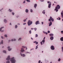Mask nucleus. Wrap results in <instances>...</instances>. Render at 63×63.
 <instances>
[{
	"label": "nucleus",
	"mask_w": 63,
	"mask_h": 63,
	"mask_svg": "<svg viewBox=\"0 0 63 63\" xmlns=\"http://www.w3.org/2000/svg\"><path fill=\"white\" fill-rule=\"evenodd\" d=\"M10 61H11L12 63H15L16 62V60L14 59V57H13L10 59Z\"/></svg>",
	"instance_id": "1"
},
{
	"label": "nucleus",
	"mask_w": 63,
	"mask_h": 63,
	"mask_svg": "<svg viewBox=\"0 0 63 63\" xmlns=\"http://www.w3.org/2000/svg\"><path fill=\"white\" fill-rule=\"evenodd\" d=\"M28 26H30V25H31L32 24V21H30V20H29L28 22Z\"/></svg>",
	"instance_id": "2"
},
{
	"label": "nucleus",
	"mask_w": 63,
	"mask_h": 63,
	"mask_svg": "<svg viewBox=\"0 0 63 63\" xmlns=\"http://www.w3.org/2000/svg\"><path fill=\"white\" fill-rule=\"evenodd\" d=\"M51 20L52 22L54 21V19L52 18L51 16H50V19H48V21H50Z\"/></svg>",
	"instance_id": "3"
},
{
	"label": "nucleus",
	"mask_w": 63,
	"mask_h": 63,
	"mask_svg": "<svg viewBox=\"0 0 63 63\" xmlns=\"http://www.w3.org/2000/svg\"><path fill=\"white\" fill-rule=\"evenodd\" d=\"M60 8V7L59 5H57V7H56V9H59Z\"/></svg>",
	"instance_id": "4"
},
{
	"label": "nucleus",
	"mask_w": 63,
	"mask_h": 63,
	"mask_svg": "<svg viewBox=\"0 0 63 63\" xmlns=\"http://www.w3.org/2000/svg\"><path fill=\"white\" fill-rule=\"evenodd\" d=\"M7 60L9 61L10 60V56H8V57L6 59Z\"/></svg>",
	"instance_id": "5"
},
{
	"label": "nucleus",
	"mask_w": 63,
	"mask_h": 63,
	"mask_svg": "<svg viewBox=\"0 0 63 63\" xmlns=\"http://www.w3.org/2000/svg\"><path fill=\"white\" fill-rule=\"evenodd\" d=\"M51 49L52 50H54V47L53 46H51Z\"/></svg>",
	"instance_id": "6"
},
{
	"label": "nucleus",
	"mask_w": 63,
	"mask_h": 63,
	"mask_svg": "<svg viewBox=\"0 0 63 63\" xmlns=\"http://www.w3.org/2000/svg\"><path fill=\"white\" fill-rule=\"evenodd\" d=\"M35 24L36 25H37L38 24H40V23H39V21H36L35 22Z\"/></svg>",
	"instance_id": "7"
},
{
	"label": "nucleus",
	"mask_w": 63,
	"mask_h": 63,
	"mask_svg": "<svg viewBox=\"0 0 63 63\" xmlns=\"http://www.w3.org/2000/svg\"><path fill=\"white\" fill-rule=\"evenodd\" d=\"M23 51H24V49L23 48H21V52H23Z\"/></svg>",
	"instance_id": "8"
},
{
	"label": "nucleus",
	"mask_w": 63,
	"mask_h": 63,
	"mask_svg": "<svg viewBox=\"0 0 63 63\" xmlns=\"http://www.w3.org/2000/svg\"><path fill=\"white\" fill-rule=\"evenodd\" d=\"M51 6V3H50L48 4V8H50Z\"/></svg>",
	"instance_id": "9"
},
{
	"label": "nucleus",
	"mask_w": 63,
	"mask_h": 63,
	"mask_svg": "<svg viewBox=\"0 0 63 63\" xmlns=\"http://www.w3.org/2000/svg\"><path fill=\"white\" fill-rule=\"evenodd\" d=\"M51 25H52V22L50 21V23L49 24V26H51Z\"/></svg>",
	"instance_id": "10"
},
{
	"label": "nucleus",
	"mask_w": 63,
	"mask_h": 63,
	"mask_svg": "<svg viewBox=\"0 0 63 63\" xmlns=\"http://www.w3.org/2000/svg\"><path fill=\"white\" fill-rule=\"evenodd\" d=\"M50 39L51 40H53V36H51L50 37Z\"/></svg>",
	"instance_id": "11"
},
{
	"label": "nucleus",
	"mask_w": 63,
	"mask_h": 63,
	"mask_svg": "<svg viewBox=\"0 0 63 63\" xmlns=\"http://www.w3.org/2000/svg\"><path fill=\"white\" fill-rule=\"evenodd\" d=\"M4 22H5V23H6L7 22V20L6 19H5L4 20Z\"/></svg>",
	"instance_id": "12"
},
{
	"label": "nucleus",
	"mask_w": 63,
	"mask_h": 63,
	"mask_svg": "<svg viewBox=\"0 0 63 63\" xmlns=\"http://www.w3.org/2000/svg\"><path fill=\"white\" fill-rule=\"evenodd\" d=\"M37 4H34V8L36 9V7H37Z\"/></svg>",
	"instance_id": "13"
},
{
	"label": "nucleus",
	"mask_w": 63,
	"mask_h": 63,
	"mask_svg": "<svg viewBox=\"0 0 63 63\" xmlns=\"http://www.w3.org/2000/svg\"><path fill=\"white\" fill-rule=\"evenodd\" d=\"M60 40L61 41H63V37H61L60 38Z\"/></svg>",
	"instance_id": "14"
},
{
	"label": "nucleus",
	"mask_w": 63,
	"mask_h": 63,
	"mask_svg": "<svg viewBox=\"0 0 63 63\" xmlns=\"http://www.w3.org/2000/svg\"><path fill=\"white\" fill-rule=\"evenodd\" d=\"M57 9V8H55V11H56V12H57L58 11V10Z\"/></svg>",
	"instance_id": "15"
},
{
	"label": "nucleus",
	"mask_w": 63,
	"mask_h": 63,
	"mask_svg": "<svg viewBox=\"0 0 63 63\" xmlns=\"http://www.w3.org/2000/svg\"><path fill=\"white\" fill-rule=\"evenodd\" d=\"M25 12L26 13H28V10L27 9H26Z\"/></svg>",
	"instance_id": "16"
},
{
	"label": "nucleus",
	"mask_w": 63,
	"mask_h": 63,
	"mask_svg": "<svg viewBox=\"0 0 63 63\" xmlns=\"http://www.w3.org/2000/svg\"><path fill=\"white\" fill-rule=\"evenodd\" d=\"M22 47H23V48H26V49H27V47H25L24 46H22Z\"/></svg>",
	"instance_id": "17"
},
{
	"label": "nucleus",
	"mask_w": 63,
	"mask_h": 63,
	"mask_svg": "<svg viewBox=\"0 0 63 63\" xmlns=\"http://www.w3.org/2000/svg\"><path fill=\"white\" fill-rule=\"evenodd\" d=\"M61 15L62 16V18H63V13H61Z\"/></svg>",
	"instance_id": "18"
},
{
	"label": "nucleus",
	"mask_w": 63,
	"mask_h": 63,
	"mask_svg": "<svg viewBox=\"0 0 63 63\" xmlns=\"http://www.w3.org/2000/svg\"><path fill=\"white\" fill-rule=\"evenodd\" d=\"M49 36H53V34H52V33L50 34H49Z\"/></svg>",
	"instance_id": "19"
},
{
	"label": "nucleus",
	"mask_w": 63,
	"mask_h": 63,
	"mask_svg": "<svg viewBox=\"0 0 63 63\" xmlns=\"http://www.w3.org/2000/svg\"><path fill=\"white\" fill-rule=\"evenodd\" d=\"M3 52L5 53H6V51L5 50H3Z\"/></svg>",
	"instance_id": "20"
},
{
	"label": "nucleus",
	"mask_w": 63,
	"mask_h": 63,
	"mask_svg": "<svg viewBox=\"0 0 63 63\" xmlns=\"http://www.w3.org/2000/svg\"><path fill=\"white\" fill-rule=\"evenodd\" d=\"M45 10H43V11L42 12L43 14H44V15L45 14Z\"/></svg>",
	"instance_id": "21"
},
{
	"label": "nucleus",
	"mask_w": 63,
	"mask_h": 63,
	"mask_svg": "<svg viewBox=\"0 0 63 63\" xmlns=\"http://www.w3.org/2000/svg\"><path fill=\"white\" fill-rule=\"evenodd\" d=\"M4 28V27H2L0 28V31H1V30H2V28Z\"/></svg>",
	"instance_id": "22"
},
{
	"label": "nucleus",
	"mask_w": 63,
	"mask_h": 63,
	"mask_svg": "<svg viewBox=\"0 0 63 63\" xmlns=\"http://www.w3.org/2000/svg\"><path fill=\"white\" fill-rule=\"evenodd\" d=\"M42 42L44 44V43H45V41L44 40H42Z\"/></svg>",
	"instance_id": "23"
},
{
	"label": "nucleus",
	"mask_w": 63,
	"mask_h": 63,
	"mask_svg": "<svg viewBox=\"0 0 63 63\" xmlns=\"http://www.w3.org/2000/svg\"><path fill=\"white\" fill-rule=\"evenodd\" d=\"M3 44V40H2L1 41V42L0 43V44Z\"/></svg>",
	"instance_id": "24"
},
{
	"label": "nucleus",
	"mask_w": 63,
	"mask_h": 63,
	"mask_svg": "<svg viewBox=\"0 0 63 63\" xmlns=\"http://www.w3.org/2000/svg\"><path fill=\"white\" fill-rule=\"evenodd\" d=\"M61 18L60 17H59L58 18H57V19H58L59 20H60Z\"/></svg>",
	"instance_id": "25"
},
{
	"label": "nucleus",
	"mask_w": 63,
	"mask_h": 63,
	"mask_svg": "<svg viewBox=\"0 0 63 63\" xmlns=\"http://www.w3.org/2000/svg\"><path fill=\"white\" fill-rule=\"evenodd\" d=\"M12 50V48H9L8 49V50H9V51H11V50Z\"/></svg>",
	"instance_id": "26"
},
{
	"label": "nucleus",
	"mask_w": 63,
	"mask_h": 63,
	"mask_svg": "<svg viewBox=\"0 0 63 63\" xmlns=\"http://www.w3.org/2000/svg\"><path fill=\"white\" fill-rule=\"evenodd\" d=\"M17 25H16L15 26V28H17Z\"/></svg>",
	"instance_id": "27"
},
{
	"label": "nucleus",
	"mask_w": 63,
	"mask_h": 63,
	"mask_svg": "<svg viewBox=\"0 0 63 63\" xmlns=\"http://www.w3.org/2000/svg\"><path fill=\"white\" fill-rule=\"evenodd\" d=\"M22 56L23 57H25V55L24 54H23Z\"/></svg>",
	"instance_id": "28"
},
{
	"label": "nucleus",
	"mask_w": 63,
	"mask_h": 63,
	"mask_svg": "<svg viewBox=\"0 0 63 63\" xmlns=\"http://www.w3.org/2000/svg\"><path fill=\"white\" fill-rule=\"evenodd\" d=\"M38 35L37 34H35V37H38Z\"/></svg>",
	"instance_id": "29"
},
{
	"label": "nucleus",
	"mask_w": 63,
	"mask_h": 63,
	"mask_svg": "<svg viewBox=\"0 0 63 63\" xmlns=\"http://www.w3.org/2000/svg\"><path fill=\"white\" fill-rule=\"evenodd\" d=\"M30 34H31V31L30 30L29 31Z\"/></svg>",
	"instance_id": "30"
},
{
	"label": "nucleus",
	"mask_w": 63,
	"mask_h": 63,
	"mask_svg": "<svg viewBox=\"0 0 63 63\" xmlns=\"http://www.w3.org/2000/svg\"><path fill=\"white\" fill-rule=\"evenodd\" d=\"M4 36H5V37H6V38L7 37V35H6V34H5L4 35Z\"/></svg>",
	"instance_id": "31"
},
{
	"label": "nucleus",
	"mask_w": 63,
	"mask_h": 63,
	"mask_svg": "<svg viewBox=\"0 0 63 63\" xmlns=\"http://www.w3.org/2000/svg\"><path fill=\"white\" fill-rule=\"evenodd\" d=\"M9 12H11L12 11V10H11L10 9H9Z\"/></svg>",
	"instance_id": "32"
},
{
	"label": "nucleus",
	"mask_w": 63,
	"mask_h": 63,
	"mask_svg": "<svg viewBox=\"0 0 63 63\" xmlns=\"http://www.w3.org/2000/svg\"><path fill=\"white\" fill-rule=\"evenodd\" d=\"M28 2H30V1L29 0H26Z\"/></svg>",
	"instance_id": "33"
},
{
	"label": "nucleus",
	"mask_w": 63,
	"mask_h": 63,
	"mask_svg": "<svg viewBox=\"0 0 63 63\" xmlns=\"http://www.w3.org/2000/svg\"><path fill=\"white\" fill-rule=\"evenodd\" d=\"M30 11H31V13H32V12H33V10H32V9H31Z\"/></svg>",
	"instance_id": "34"
},
{
	"label": "nucleus",
	"mask_w": 63,
	"mask_h": 63,
	"mask_svg": "<svg viewBox=\"0 0 63 63\" xmlns=\"http://www.w3.org/2000/svg\"><path fill=\"white\" fill-rule=\"evenodd\" d=\"M6 63H10V61H7L6 62Z\"/></svg>",
	"instance_id": "35"
},
{
	"label": "nucleus",
	"mask_w": 63,
	"mask_h": 63,
	"mask_svg": "<svg viewBox=\"0 0 63 63\" xmlns=\"http://www.w3.org/2000/svg\"><path fill=\"white\" fill-rule=\"evenodd\" d=\"M61 60V59L60 58H59L58 60V61H60Z\"/></svg>",
	"instance_id": "36"
},
{
	"label": "nucleus",
	"mask_w": 63,
	"mask_h": 63,
	"mask_svg": "<svg viewBox=\"0 0 63 63\" xmlns=\"http://www.w3.org/2000/svg\"><path fill=\"white\" fill-rule=\"evenodd\" d=\"M21 38H19L18 39V41H19L20 40H21Z\"/></svg>",
	"instance_id": "37"
},
{
	"label": "nucleus",
	"mask_w": 63,
	"mask_h": 63,
	"mask_svg": "<svg viewBox=\"0 0 63 63\" xmlns=\"http://www.w3.org/2000/svg\"><path fill=\"white\" fill-rule=\"evenodd\" d=\"M47 3L48 4H49V3H51V2H49V1H47Z\"/></svg>",
	"instance_id": "38"
},
{
	"label": "nucleus",
	"mask_w": 63,
	"mask_h": 63,
	"mask_svg": "<svg viewBox=\"0 0 63 63\" xmlns=\"http://www.w3.org/2000/svg\"><path fill=\"white\" fill-rule=\"evenodd\" d=\"M38 42H36V45H38Z\"/></svg>",
	"instance_id": "39"
},
{
	"label": "nucleus",
	"mask_w": 63,
	"mask_h": 63,
	"mask_svg": "<svg viewBox=\"0 0 63 63\" xmlns=\"http://www.w3.org/2000/svg\"><path fill=\"white\" fill-rule=\"evenodd\" d=\"M38 46H36V49H37V48H38Z\"/></svg>",
	"instance_id": "40"
},
{
	"label": "nucleus",
	"mask_w": 63,
	"mask_h": 63,
	"mask_svg": "<svg viewBox=\"0 0 63 63\" xmlns=\"http://www.w3.org/2000/svg\"><path fill=\"white\" fill-rule=\"evenodd\" d=\"M34 29L35 31H36V30H37V28H34Z\"/></svg>",
	"instance_id": "41"
},
{
	"label": "nucleus",
	"mask_w": 63,
	"mask_h": 63,
	"mask_svg": "<svg viewBox=\"0 0 63 63\" xmlns=\"http://www.w3.org/2000/svg\"><path fill=\"white\" fill-rule=\"evenodd\" d=\"M40 43L41 45H43V43L41 41Z\"/></svg>",
	"instance_id": "42"
},
{
	"label": "nucleus",
	"mask_w": 63,
	"mask_h": 63,
	"mask_svg": "<svg viewBox=\"0 0 63 63\" xmlns=\"http://www.w3.org/2000/svg\"><path fill=\"white\" fill-rule=\"evenodd\" d=\"M12 14L13 15H15V13H14L13 12V13H12Z\"/></svg>",
	"instance_id": "43"
},
{
	"label": "nucleus",
	"mask_w": 63,
	"mask_h": 63,
	"mask_svg": "<svg viewBox=\"0 0 63 63\" xmlns=\"http://www.w3.org/2000/svg\"><path fill=\"white\" fill-rule=\"evenodd\" d=\"M47 33H50V31H48L47 32Z\"/></svg>",
	"instance_id": "44"
},
{
	"label": "nucleus",
	"mask_w": 63,
	"mask_h": 63,
	"mask_svg": "<svg viewBox=\"0 0 63 63\" xmlns=\"http://www.w3.org/2000/svg\"><path fill=\"white\" fill-rule=\"evenodd\" d=\"M26 53H29V52H26Z\"/></svg>",
	"instance_id": "45"
},
{
	"label": "nucleus",
	"mask_w": 63,
	"mask_h": 63,
	"mask_svg": "<svg viewBox=\"0 0 63 63\" xmlns=\"http://www.w3.org/2000/svg\"><path fill=\"white\" fill-rule=\"evenodd\" d=\"M24 22H25L26 21V19H24L23 20Z\"/></svg>",
	"instance_id": "46"
},
{
	"label": "nucleus",
	"mask_w": 63,
	"mask_h": 63,
	"mask_svg": "<svg viewBox=\"0 0 63 63\" xmlns=\"http://www.w3.org/2000/svg\"><path fill=\"white\" fill-rule=\"evenodd\" d=\"M61 32L62 34H63V33H63V31H61Z\"/></svg>",
	"instance_id": "47"
},
{
	"label": "nucleus",
	"mask_w": 63,
	"mask_h": 63,
	"mask_svg": "<svg viewBox=\"0 0 63 63\" xmlns=\"http://www.w3.org/2000/svg\"><path fill=\"white\" fill-rule=\"evenodd\" d=\"M40 62H41V61H40V60L38 62V63H40Z\"/></svg>",
	"instance_id": "48"
},
{
	"label": "nucleus",
	"mask_w": 63,
	"mask_h": 63,
	"mask_svg": "<svg viewBox=\"0 0 63 63\" xmlns=\"http://www.w3.org/2000/svg\"><path fill=\"white\" fill-rule=\"evenodd\" d=\"M21 53H20V54H21V56H22V54H21Z\"/></svg>",
	"instance_id": "49"
},
{
	"label": "nucleus",
	"mask_w": 63,
	"mask_h": 63,
	"mask_svg": "<svg viewBox=\"0 0 63 63\" xmlns=\"http://www.w3.org/2000/svg\"><path fill=\"white\" fill-rule=\"evenodd\" d=\"M36 42H37L36 41H34V42H33V43H36Z\"/></svg>",
	"instance_id": "50"
},
{
	"label": "nucleus",
	"mask_w": 63,
	"mask_h": 63,
	"mask_svg": "<svg viewBox=\"0 0 63 63\" xmlns=\"http://www.w3.org/2000/svg\"><path fill=\"white\" fill-rule=\"evenodd\" d=\"M11 41H12V42H13V41H14V40H13V39H12L11 40Z\"/></svg>",
	"instance_id": "51"
},
{
	"label": "nucleus",
	"mask_w": 63,
	"mask_h": 63,
	"mask_svg": "<svg viewBox=\"0 0 63 63\" xmlns=\"http://www.w3.org/2000/svg\"><path fill=\"white\" fill-rule=\"evenodd\" d=\"M45 34L46 35H47V32H46Z\"/></svg>",
	"instance_id": "52"
},
{
	"label": "nucleus",
	"mask_w": 63,
	"mask_h": 63,
	"mask_svg": "<svg viewBox=\"0 0 63 63\" xmlns=\"http://www.w3.org/2000/svg\"><path fill=\"white\" fill-rule=\"evenodd\" d=\"M25 24H26V23H24L23 24V25H25Z\"/></svg>",
	"instance_id": "53"
},
{
	"label": "nucleus",
	"mask_w": 63,
	"mask_h": 63,
	"mask_svg": "<svg viewBox=\"0 0 63 63\" xmlns=\"http://www.w3.org/2000/svg\"><path fill=\"white\" fill-rule=\"evenodd\" d=\"M44 1V0H42L41 1V2H43Z\"/></svg>",
	"instance_id": "54"
},
{
	"label": "nucleus",
	"mask_w": 63,
	"mask_h": 63,
	"mask_svg": "<svg viewBox=\"0 0 63 63\" xmlns=\"http://www.w3.org/2000/svg\"><path fill=\"white\" fill-rule=\"evenodd\" d=\"M10 48V47L9 46L8 47V48Z\"/></svg>",
	"instance_id": "55"
},
{
	"label": "nucleus",
	"mask_w": 63,
	"mask_h": 63,
	"mask_svg": "<svg viewBox=\"0 0 63 63\" xmlns=\"http://www.w3.org/2000/svg\"><path fill=\"white\" fill-rule=\"evenodd\" d=\"M43 33H44L45 34V33H46V32H45L44 31H43Z\"/></svg>",
	"instance_id": "56"
},
{
	"label": "nucleus",
	"mask_w": 63,
	"mask_h": 63,
	"mask_svg": "<svg viewBox=\"0 0 63 63\" xmlns=\"http://www.w3.org/2000/svg\"><path fill=\"white\" fill-rule=\"evenodd\" d=\"M4 32V31H1V32Z\"/></svg>",
	"instance_id": "57"
},
{
	"label": "nucleus",
	"mask_w": 63,
	"mask_h": 63,
	"mask_svg": "<svg viewBox=\"0 0 63 63\" xmlns=\"http://www.w3.org/2000/svg\"><path fill=\"white\" fill-rule=\"evenodd\" d=\"M41 23H42V24H43V23H44V22H42Z\"/></svg>",
	"instance_id": "58"
},
{
	"label": "nucleus",
	"mask_w": 63,
	"mask_h": 63,
	"mask_svg": "<svg viewBox=\"0 0 63 63\" xmlns=\"http://www.w3.org/2000/svg\"><path fill=\"white\" fill-rule=\"evenodd\" d=\"M14 41H16V39H14Z\"/></svg>",
	"instance_id": "59"
},
{
	"label": "nucleus",
	"mask_w": 63,
	"mask_h": 63,
	"mask_svg": "<svg viewBox=\"0 0 63 63\" xmlns=\"http://www.w3.org/2000/svg\"><path fill=\"white\" fill-rule=\"evenodd\" d=\"M1 38L2 39H3V36H1Z\"/></svg>",
	"instance_id": "60"
},
{
	"label": "nucleus",
	"mask_w": 63,
	"mask_h": 63,
	"mask_svg": "<svg viewBox=\"0 0 63 63\" xmlns=\"http://www.w3.org/2000/svg\"><path fill=\"white\" fill-rule=\"evenodd\" d=\"M25 3V1H24V2H23V3Z\"/></svg>",
	"instance_id": "61"
},
{
	"label": "nucleus",
	"mask_w": 63,
	"mask_h": 63,
	"mask_svg": "<svg viewBox=\"0 0 63 63\" xmlns=\"http://www.w3.org/2000/svg\"><path fill=\"white\" fill-rule=\"evenodd\" d=\"M10 25H12V24H11V23H10Z\"/></svg>",
	"instance_id": "62"
},
{
	"label": "nucleus",
	"mask_w": 63,
	"mask_h": 63,
	"mask_svg": "<svg viewBox=\"0 0 63 63\" xmlns=\"http://www.w3.org/2000/svg\"><path fill=\"white\" fill-rule=\"evenodd\" d=\"M31 30H33V29H33V28H31Z\"/></svg>",
	"instance_id": "63"
},
{
	"label": "nucleus",
	"mask_w": 63,
	"mask_h": 63,
	"mask_svg": "<svg viewBox=\"0 0 63 63\" xmlns=\"http://www.w3.org/2000/svg\"><path fill=\"white\" fill-rule=\"evenodd\" d=\"M31 39H32V40H33V38H32V37H31Z\"/></svg>",
	"instance_id": "64"
}]
</instances>
